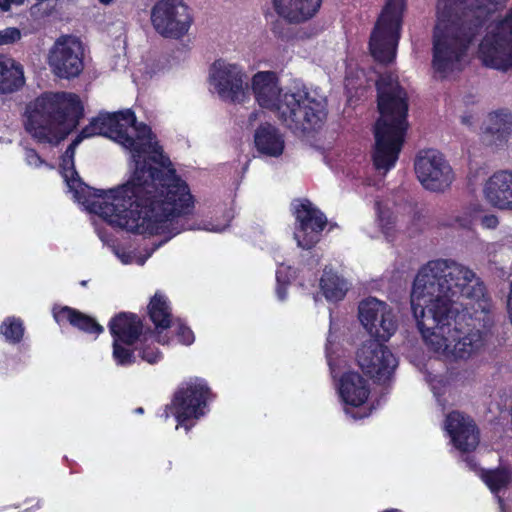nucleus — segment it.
Segmentation results:
<instances>
[{
    "label": "nucleus",
    "mask_w": 512,
    "mask_h": 512,
    "mask_svg": "<svg viewBox=\"0 0 512 512\" xmlns=\"http://www.w3.org/2000/svg\"><path fill=\"white\" fill-rule=\"evenodd\" d=\"M413 317L428 349L448 360H468L485 346L479 329L463 330L460 311L487 313L483 284L468 267L452 260L429 261L418 271L410 294Z\"/></svg>",
    "instance_id": "nucleus-1"
},
{
    "label": "nucleus",
    "mask_w": 512,
    "mask_h": 512,
    "mask_svg": "<svg viewBox=\"0 0 512 512\" xmlns=\"http://www.w3.org/2000/svg\"><path fill=\"white\" fill-rule=\"evenodd\" d=\"M108 137L129 151L134 163L131 178L122 185V195L133 198L136 207L150 208V213L166 214L171 233L184 226L180 223L191 210L190 191L163 154L151 129L137 123L131 110L101 113L82 129L81 139L93 136Z\"/></svg>",
    "instance_id": "nucleus-2"
},
{
    "label": "nucleus",
    "mask_w": 512,
    "mask_h": 512,
    "mask_svg": "<svg viewBox=\"0 0 512 512\" xmlns=\"http://www.w3.org/2000/svg\"><path fill=\"white\" fill-rule=\"evenodd\" d=\"M509 0H438L432 68L444 79L460 71L469 45L488 16Z\"/></svg>",
    "instance_id": "nucleus-3"
},
{
    "label": "nucleus",
    "mask_w": 512,
    "mask_h": 512,
    "mask_svg": "<svg viewBox=\"0 0 512 512\" xmlns=\"http://www.w3.org/2000/svg\"><path fill=\"white\" fill-rule=\"evenodd\" d=\"M81 141L78 136L73 140L60 164L62 177L72 197L111 226L140 232H171L164 220L166 214L150 213L148 207H136L132 197L122 195V185L107 191L94 190L81 181L74 166L75 150Z\"/></svg>",
    "instance_id": "nucleus-4"
},
{
    "label": "nucleus",
    "mask_w": 512,
    "mask_h": 512,
    "mask_svg": "<svg viewBox=\"0 0 512 512\" xmlns=\"http://www.w3.org/2000/svg\"><path fill=\"white\" fill-rule=\"evenodd\" d=\"M250 85L258 105L275 112L279 120L293 131L313 130L326 118L324 96L300 83L284 91L274 71H258L252 76Z\"/></svg>",
    "instance_id": "nucleus-5"
},
{
    "label": "nucleus",
    "mask_w": 512,
    "mask_h": 512,
    "mask_svg": "<svg viewBox=\"0 0 512 512\" xmlns=\"http://www.w3.org/2000/svg\"><path fill=\"white\" fill-rule=\"evenodd\" d=\"M380 117L375 124V169L386 174L395 166L408 128L407 93L392 73L383 74L377 81Z\"/></svg>",
    "instance_id": "nucleus-6"
},
{
    "label": "nucleus",
    "mask_w": 512,
    "mask_h": 512,
    "mask_svg": "<svg viewBox=\"0 0 512 512\" xmlns=\"http://www.w3.org/2000/svg\"><path fill=\"white\" fill-rule=\"evenodd\" d=\"M83 115L79 97L73 93H45L30 102L25 130L38 143L57 145L77 126Z\"/></svg>",
    "instance_id": "nucleus-7"
},
{
    "label": "nucleus",
    "mask_w": 512,
    "mask_h": 512,
    "mask_svg": "<svg viewBox=\"0 0 512 512\" xmlns=\"http://www.w3.org/2000/svg\"><path fill=\"white\" fill-rule=\"evenodd\" d=\"M404 10L405 0H385L369 41L370 53L376 61L390 63L395 59Z\"/></svg>",
    "instance_id": "nucleus-8"
},
{
    "label": "nucleus",
    "mask_w": 512,
    "mask_h": 512,
    "mask_svg": "<svg viewBox=\"0 0 512 512\" xmlns=\"http://www.w3.org/2000/svg\"><path fill=\"white\" fill-rule=\"evenodd\" d=\"M478 58L485 67L506 72L512 68V7L491 22L479 43Z\"/></svg>",
    "instance_id": "nucleus-9"
},
{
    "label": "nucleus",
    "mask_w": 512,
    "mask_h": 512,
    "mask_svg": "<svg viewBox=\"0 0 512 512\" xmlns=\"http://www.w3.org/2000/svg\"><path fill=\"white\" fill-rule=\"evenodd\" d=\"M210 391L202 379H191L175 393L171 404L167 405L162 417L168 419L173 415L177 420L176 429L180 426L189 431L194 422L205 414Z\"/></svg>",
    "instance_id": "nucleus-10"
},
{
    "label": "nucleus",
    "mask_w": 512,
    "mask_h": 512,
    "mask_svg": "<svg viewBox=\"0 0 512 512\" xmlns=\"http://www.w3.org/2000/svg\"><path fill=\"white\" fill-rule=\"evenodd\" d=\"M85 45L76 35L59 36L47 53V64L52 74L60 79L79 77L84 70Z\"/></svg>",
    "instance_id": "nucleus-11"
},
{
    "label": "nucleus",
    "mask_w": 512,
    "mask_h": 512,
    "mask_svg": "<svg viewBox=\"0 0 512 512\" xmlns=\"http://www.w3.org/2000/svg\"><path fill=\"white\" fill-rule=\"evenodd\" d=\"M151 23L161 36L180 39L189 31L192 16L182 0H160L151 9Z\"/></svg>",
    "instance_id": "nucleus-12"
},
{
    "label": "nucleus",
    "mask_w": 512,
    "mask_h": 512,
    "mask_svg": "<svg viewBox=\"0 0 512 512\" xmlns=\"http://www.w3.org/2000/svg\"><path fill=\"white\" fill-rule=\"evenodd\" d=\"M246 80L244 68L236 63L218 59L210 67V85L224 101L243 102L247 98Z\"/></svg>",
    "instance_id": "nucleus-13"
},
{
    "label": "nucleus",
    "mask_w": 512,
    "mask_h": 512,
    "mask_svg": "<svg viewBox=\"0 0 512 512\" xmlns=\"http://www.w3.org/2000/svg\"><path fill=\"white\" fill-rule=\"evenodd\" d=\"M360 323L377 340L388 341L397 331L398 320L391 305L375 297L363 299L358 306Z\"/></svg>",
    "instance_id": "nucleus-14"
},
{
    "label": "nucleus",
    "mask_w": 512,
    "mask_h": 512,
    "mask_svg": "<svg viewBox=\"0 0 512 512\" xmlns=\"http://www.w3.org/2000/svg\"><path fill=\"white\" fill-rule=\"evenodd\" d=\"M415 172L423 187L433 192L445 191L454 180L450 164L439 151L433 149L419 153Z\"/></svg>",
    "instance_id": "nucleus-15"
},
{
    "label": "nucleus",
    "mask_w": 512,
    "mask_h": 512,
    "mask_svg": "<svg viewBox=\"0 0 512 512\" xmlns=\"http://www.w3.org/2000/svg\"><path fill=\"white\" fill-rule=\"evenodd\" d=\"M384 341L369 339L361 344L356 352L359 367L378 381H385L397 367V359Z\"/></svg>",
    "instance_id": "nucleus-16"
},
{
    "label": "nucleus",
    "mask_w": 512,
    "mask_h": 512,
    "mask_svg": "<svg viewBox=\"0 0 512 512\" xmlns=\"http://www.w3.org/2000/svg\"><path fill=\"white\" fill-rule=\"evenodd\" d=\"M296 224L294 239L302 249L312 248L320 239L327 219L313 204L307 200L294 204Z\"/></svg>",
    "instance_id": "nucleus-17"
},
{
    "label": "nucleus",
    "mask_w": 512,
    "mask_h": 512,
    "mask_svg": "<svg viewBox=\"0 0 512 512\" xmlns=\"http://www.w3.org/2000/svg\"><path fill=\"white\" fill-rule=\"evenodd\" d=\"M444 430L449 436L451 444L461 452L473 451L479 444V430L474 420L460 411H452L447 414Z\"/></svg>",
    "instance_id": "nucleus-18"
},
{
    "label": "nucleus",
    "mask_w": 512,
    "mask_h": 512,
    "mask_svg": "<svg viewBox=\"0 0 512 512\" xmlns=\"http://www.w3.org/2000/svg\"><path fill=\"white\" fill-rule=\"evenodd\" d=\"M190 203H191V210L188 213H186L180 221V223L184 226L180 231H178L177 233H171L170 231L155 232V235H164L165 239L163 241L159 242L158 244L154 245L152 250L145 257L136 256L134 253H132L130 251H125V250H121L118 248H114L113 251H114L115 255L117 256V258L123 264H131V263L135 262L139 265H143L145 263V261L147 260V258L150 257L151 254L157 248H159L163 243L167 242L172 237L181 233L182 231L202 229V230L209 231V232L219 233V232H222L225 230L226 225L219 226V225H213L211 223H204V222L198 223V221L193 216L194 203H193L191 194H190ZM129 231L132 232L131 230H129ZM135 232L139 233V234L154 235V233H152V232H140V231H135Z\"/></svg>",
    "instance_id": "nucleus-19"
},
{
    "label": "nucleus",
    "mask_w": 512,
    "mask_h": 512,
    "mask_svg": "<svg viewBox=\"0 0 512 512\" xmlns=\"http://www.w3.org/2000/svg\"><path fill=\"white\" fill-rule=\"evenodd\" d=\"M482 194L491 207L501 211H512V170L493 173L484 182Z\"/></svg>",
    "instance_id": "nucleus-20"
},
{
    "label": "nucleus",
    "mask_w": 512,
    "mask_h": 512,
    "mask_svg": "<svg viewBox=\"0 0 512 512\" xmlns=\"http://www.w3.org/2000/svg\"><path fill=\"white\" fill-rule=\"evenodd\" d=\"M338 392L344 410L349 414V407H360L367 401L370 389L367 381L359 373L350 371L340 377Z\"/></svg>",
    "instance_id": "nucleus-21"
},
{
    "label": "nucleus",
    "mask_w": 512,
    "mask_h": 512,
    "mask_svg": "<svg viewBox=\"0 0 512 512\" xmlns=\"http://www.w3.org/2000/svg\"><path fill=\"white\" fill-rule=\"evenodd\" d=\"M322 0H272L275 13L289 23H302L313 18Z\"/></svg>",
    "instance_id": "nucleus-22"
},
{
    "label": "nucleus",
    "mask_w": 512,
    "mask_h": 512,
    "mask_svg": "<svg viewBox=\"0 0 512 512\" xmlns=\"http://www.w3.org/2000/svg\"><path fill=\"white\" fill-rule=\"evenodd\" d=\"M142 324L134 314L121 313L111 319L109 330L113 336V342H122L124 345H132L140 336Z\"/></svg>",
    "instance_id": "nucleus-23"
},
{
    "label": "nucleus",
    "mask_w": 512,
    "mask_h": 512,
    "mask_svg": "<svg viewBox=\"0 0 512 512\" xmlns=\"http://www.w3.org/2000/svg\"><path fill=\"white\" fill-rule=\"evenodd\" d=\"M24 84L23 66L14 58L0 53V95L14 93Z\"/></svg>",
    "instance_id": "nucleus-24"
},
{
    "label": "nucleus",
    "mask_w": 512,
    "mask_h": 512,
    "mask_svg": "<svg viewBox=\"0 0 512 512\" xmlns=\"http://www.w3.org/2000/svg\"><path fill=\"white\" fill-rule=\"evenodd\" d=\"M254 141L257 150L266 156L279 157L284 151L283 135L270 124L262 125L256 130Z\"/></svg>",
    "instance_id": "nucleus-25"
},
{
    "label": "nucleus",
    "mask_w": 512,
    "mask_h": 512,
    "mask_svg": "<svg viewBox=\"0 0 512 512\" xmlns=\"http://www.w3.org/2000/svg\"><path fill=\"white\" fill-rule=\"evenodd\" d=\"M53 315L57 323L69 322L74 327L87 333L99 335L104 331V328L93 318L67 306L59 309L55 308Z\"/></svg>",
    "instance_id": "nucleus-26"
},
{
    "label": "nucleus",
    "mask_w": 512,
    "mask_h": 512,
    "mask_svg": "<svg viewBox=\"0 0 512 512\" xmlns=\"http://www.w3.org/2000/svg\"><path fill=\"white\" fill-rule=\"evenodd\" d=\"M148 313L158 332L157 341L167 344L168 339L161 335V330L170 327L171 323V311L167 298L161 293H155L148 305Z\"/></svg>",
    "instance_id": "nucleus-27"
},
{
    "label": "nucleus",
    "mask_w": 512,
    "mask_h": 512,
    "mask_svg": "<svg viewBox=\"0 0 512 512\" xmlns=\"http://www.w3.org/2000/svg\"><path fill=\"white\" fill-rule=\"evenodd\" d=\"M375 206L379 227L385 238L388 241H392L397 232L401 230L399 225L400 220L393 215L388 203L377 200Z\"/></svg>",
    "instance_id": "nucleus-28"
},
{
    "label": "nucleus",
    "mask_w": 512,
    "mask_h": 512,
    "mask_svg": "<svg viewBox=\"0 0 512 512\" xmlns=\"http://www.w3.org/2000/svg\"><path fill=\"white\" fill-rule=\"evenodd\" d=\"M320 287L325 298L329 301L342 300L348 290L347 282L331 270L324 271L320 280Z\"/></svg>",
    "instance_id": "nucleus-29"
},
{
    "label": "nucleus",
    "mask_w": 512,
    "mask_h": 512,
    "mask_svg": "<svg viewBox=\"0 0 512 512\" xmlns=\"http://www.w3.org/2000/svg\"><path fill=\"white\" fill-rule=\"evenodd\" d=\"M484 132L504 138L512 133V113L495 111L487 116Z\"/></svg>",
    "instance_id": "nucleus-30"
},
{
    "label": "nucleus",
    "mask_w": 512,
    "mask_h": 512,
    "mask_svg": "<svg viewBox=\"0 0 512 512\" xmlns=\"http://www.w3.org/2000/svg\"><path fill=\"white\" fill-rule=\"evenodd\" d=\"M480 476L488 488L496 493L512 483V468L508 465H500L496 469L481 471Z\"/></svg>",
    "instance_id": "nucleus-31"
},
{
    "label": "nucleus",
    "mask_w": 512,
    "mask_h": 512,
    "mask_svg": "<svg viewBox=\"0 0 512 512\" xmlns=\"http://www.w3.org/2000/svg\"><path fill=\"white\" fill-rule=\"evenodd\" d=\"M0 333L4 336L6 341L18 343L21 341L24 334L23 322L18 318L9 317L1 324Z\"/></svg>",
    "instance_id": "nucleus-32"
},
{
    "label": "nucleus",
    "mask_w": 512,
    "mask_h": 512,
    "mask_svg": "<svg viewBox=\"0 0 512 512\" xmlns=\"http://www.w3.org/2000/svg\"><path fill=\"white\" fill-rule=\"evenodd\" d=\"M480 211L481 207L478 204H473L457 211L453 216V225L464 229L472 228Z\"/></svg>",
    "instance_id": "nucleus-33"
},
{
    "label": "nucleus",
    "mask_w": 512,
    "mask_h": 512,
    "mask_svg": "<svg viewBox=\"0 0 512 512\" xmlns=\"http://www.w3.org/2000/svg\"><path fill=\"white\" fill-rule=\"evenodd\" d=\"M137 350L141 359L149 364H155L162 359L160 350L147 337H144Z\"/></svg>",
    "instance_id": "nucleus-34"
},
{
    "label": "nucleus",
    "mask_w": 512,
    "mask_h": 512,
    "mask_svg": "<svg viewBox=\"0 0 512 512\" xmlns=\"http://www.w3.org/2000/svg\"><path fill=\"white\" fill-rule=\"evenodd\" d=\"M293 275L291 267L280 265L276 271L277 288L276 293L279 300L283 301L286 299V287Z\"/></svg>",
    "instance_id": "nucleus-35"
},
{
    "label": "nucleus",
    "mask_w": 512,
    "mask_h": 512,
    "mask_svg": "<svg viewBox=\"0 0 512 512\" xmlns=\"http://www.w3.org/2000/svg\"><path fill=\"white\" fill-rule=\"evenodd\" d=\"M122 342H113V358L117 365L129 366L135 362L133 352L124 347Z\"/></svg>",
    "instance_id": "nucleus-36"
},
{
    "label": "nucleus",
    "mask_w": 512,
    "mask_h": 512,
    "mask_svg": "<svg viewBox=\"0 0 512 512\" xmlns=\"http://www.w3.org/2000/svg\"><path fill=\"white\" fill-rule=\"evenodd\" d=\"M22 37L21 31L16 27H7L0 30V46L14 44Z\"/></svg>",
    "instance_id": "nucleus-37"
},
{
    "label": "nucleus",
    "mask_w": 512,
    "mask_h": 512,
    "mask_svg": "<svg viewBox=\"0 0 512 512\" xmlns=\"http://www.w3.org/2000/svg\"><path fill=\"white\" fill-rule=\"evenodd\" d=\"M176 335L178 337L179 342L184 345H191L194 342V334L190 330V328L186 327L182 323L178 322L176 324Z\"/></svg>",
    "instance_id": "nucleus-38"
},
{
    "label": "nucleus",
    "mask_w": 512,
    "mask_h": 512,
    "mask_svg": "<svg viewBox=\"0 0 512 512\" xmlns=\"http://www.w3.org/2000/svg\"><path fill=\"white\" fill-rule=\"evenodd\" d=\"M480 224L484 229L494 230L499 225V219L495 214L488 213L480 218Z\"/></svg>",
    "instance_id": "nucleus-39"
},
{
    "label": "nucleus",
    "mask_w": 512,
    "mask_h": 512,
    "mask_svg": "<svg viewBox=\"0 0 512 512\" xmlns=\"http://www.w3.org/2000/svg\"><path fill=\"white\" fill-rule=\"evenodd\" d=\"M25 160L28 165L33 167H39L44 163L38 153L33 149L25 150Z\"/></svg>",
    "instance_id": "nucleus-40"
},
{
    "label": "nucleus",
    "mask_w": 512,
    "mask_h": 512,
    "mask_svg": "<svg viewBox=\"0 0 512 512\" xmlns=\"http://www.w3.org/2000/svg\"><path fill=\"white\" fill-rule=\"evenodd\" d=\"M421 217L418 214H414L411 225L406 228L409 234H414L420 229Z\"/></svg>",
    "instance_id": "nucleus-41"
},
{
    "label": "nucleus",
    "mask_w": 512,
    "mask_h": 512,
    "mask_svg": "<svg viewBox=\"0 0 512 512\" xmlns=\"http://www.w3.org/2000/svg\"><path fill=\"white\" fill-rule=\"evenodd\" d=\"M24 0H0V10L8 11L12 5H21Z\"/></svg>",
    "instance_id": "nucleus-42"
},
{
    "label": "nucleus",
    "mask_w": 512,
    "mask_h": 512,
    "mask_svg": "<svg viewBox=\"0 0 512 512\" xmlns=\"http://www.w3.org/2000/svg\"><path fill=\"white\" fill-rule=\"evenodd\" d=\"M461 122L464 125L471 126L474 122V115L472 114H465L461 116Z\"/></svg>",
    "instance_id": "nucleus-43"
},
{
    "label": "nucleus",
    "mask_w": 512,
    "mask_h": 512,
    "mask_svg": "<svg viewBox=\"0 0 512 512\" xmlns=\"http://www.w3.org/2000/svg\"><path fill=\"white\" fill-rule=\"evenodd\" d=\"M507 308H508L510 322L512 324V282H511V286H510V294H509L508 301H507Z\"/></svg>",
    "instance_id": "nucleus-44"
},
{
    "label": "nucleus",
    "mask_w": 512,
    "mask_h": 512,
    "mask_svg": "<svg viewBox=\"0 0 512 512\" xmlns=\"http://www.w3.org/2000/svg\"><path fill=\"white\" fill-rule=\"evenodd\" d=\"M465 462L467 463V466L469 468H471V469L476 468V463L474 462V460L471 457H466Z\"/></svg>",
    "instance_id": "nucleus-45"
},
{
    "label": "nucleus",
    "mask_w": 512,
    "mask_h": 512,
    "mask_svg": "<svg viewBox=\"0 0 512 512\" xmlns=\"http://www.w3.org/2000/svg\"><path fill=\"white\" fill-rule=\"evenodd\" d=\"M327 357H328V364L331 368V373H332L333 377H336V369L334 368V366L332 364V360H331V357L328 352H327Z\"/></svg>",
    "instance_id": "nucleus-46"
},
{
    "label": "nucleus",
    "mask_w": 512,
    "mask_h": 512,
    "mask_svg": "<svg viewBox=\"0 0 512 512\" xmlns=\"http://www.w3.org/2000/svg\"><path fill=\"white\" fill-rule=\"evenodd\" d=\"M102 4L108 5L112 3L114 0H99Z\"/></svg>",
    "instance_id": "nucleus-47"
},
{
    "label": "nucleus",
    "mask_w": 512,
    "mask_h": 512,
    "mask_svg": "<svg viewBox=\"0 0 512 512\" xmlns=\"http://www.w3.org/2000/svg\"><path fill=\"white\" fill-rule=\"evenodd\" d=\"M136 413H139V414H142L143 413V408L139 407L135 410Z\"/></svg>",
    "instance_id": "nucleus-48"
},
{
    "label": "nucleus",
    "mask_w": 512,
    "mask_h": 512,
    "mask_svg": "<svg viewBox=\"0 0 512 512\" xmlns=\"http://www.w3.org/2000/svg\"><path fill=\"white\" fill-rule=\"evenodd\" d=\"M354 419H358V418H362L363 415H355V414H352L351 415Z\"/></svg>",
    "instance_id": "nucleus-49"
},
{
    "label": "nucleus",
    "mask_w": 512,
    "mask_h": 512,
    "mask_svg": "<svg viewBox=\"0 0 512 512\" xmlns=\"http://www.w3.org/2000/svg\"><path fill=\"white\" fill-rule=\"evenodd\" d=\"M256 117H257V113H252V114H251V116H250V118H251V119H253V120H254Z\"/></svg>",
    "instance_id": "nucleus-50"
},
{
    "label": "nucleus",
    "mask_w": 512,
    "mask_h": 512,
    "mask_svg": "<svg viewBox=\"0 0 512 512\" xmlns=\"http://www.w3.org/2000/svg\"><path fill=\"white\" fill-rule=\"evenodd\" d=\"M499 504H500V508H501V510L503 511V503H502V500H501V499H499Z\"/></svg>",
    "instance_id": "nucleus-51"
},
{
    "label": "nucleus",
    "mask_w": 512,
    "mask_h": 512,
    "mask_svg": "<svg viewBox=\"0 0 512 512\" xmlns=\"http://www.w3.org/2000/svg\"><path fill=\"white\" fill-rule=\"evenodd\" d=\"M81 285H83V286L86 285V281H82Z\"/></svg>",
    "instance_id": "nucleus-52"
}]
</instances>
